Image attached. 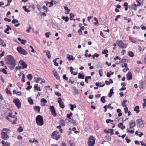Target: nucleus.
Here are the masks:
<instances>
[{"label":"nucleus","mask_w":146,"mask_h":146,"mask_svg":"<svg viewBox=\"0 0 146 146\" xmlns=\"http://www.w3.org/2000/svg\"><path fill=\"white\" fill-rule=\"evenodd\" d=\"M6 63L8 65L9 67L11 70L14 69L16 64L14 57L11 55H8L5 58Z\"/></svg>","instance_id":"1"},{"label":"nucleus","mask_w":146,"mask_h":146,"mask_svg":"<svg viewBox=\"0 0 146 146\" xmlns=\"http://www.w3.org/2000/svg\"><path fill=\"white\" fill-rule=\"evenodd\" d=\"M10 130L6 129H3L2 131L1 137L4 140H7L9 138L7 133H9Z\"/></svg>","instance_id":"2"},{"label":"nucleus","mask_w":146,"mask_h":146,"mask_svg":"<svg viewBox=\"0 0 146 146\" xmlns=\"http://www.w3.org/2000/svg\"><path fill=\"white\" fill-rule=\"evenodd\" d=\"M36 121L37 124L40 126L43 125L44 121L42 117L40 115H38L36 118Z\"/></svg>","instance_id":"3"},{"label":"nucleus","mask_w":146,"mask_h":146,"mask_svg":"<svg viewBox=\"0 0 146 146\" xmlns=\"http://www.w3.org/2000/svg\"><path fill=\"white\" fill-rule=\"evenodd\" d=\"M136 123L139 127L142 128L144 126L145 122L141 119H138L136 120Z\"/></svg>","instance_id":"4"},{"label":"nucleus","mask_w":146,"mask_h":146,"mask_svg":"<svg viewBox=\"0 0 146 146\" xmlns=\"http://www.w3.org/2000/svg\"><path fill=\"white\" fill-rule=\"evenodd\" d=\"M17 50L18 52L22 54L26 55L28 54L27 52L21 46H18Z\"/></svg>","instance_id":"5"},{"label":"nucleus","mask_w":146,"mask_h":146,"mask_svg":"<svg viewBox=\"0 0 146 146\" xmlns=\"http://www.w3.org/2000/svg\"><path fill=\"white\" fill-rule=\"evenodd\" d=\"M95 139L93 136L90 137L88 139V146H93L94 144Z\"/></svg>","instance_id":"6"},{"label":"nucleus","mask_w":146,"mask_h":146,"mask_svg":"<svg viewBox=\"0 0 146 146\" xmlns=\"http://www.w3.org/2000/svg\"><path fill=\"white\" fill-rule=\"evenodd\" d=\"M59 132L57 131H54L52 134V137L55 139L58 140L60 138V136L58 134Z\"/></svg>","instance_id":"7"},{"label":"nucleus","mask_w":146,"mask_h":146,"mask_svg":"<svg viewBox=\"0 0 146 146\" xmlns=\"http://www.w3.org/2000/svg\"><path fill=\"white\" fill-rule=\"evenodd\" d=\"M116 42L118 45L122 48H125L127 47L126 44L124 43L121 40L117 42Z\"/></svg>","instance_id":"8"},{"label":"nucleus","mask_w":146,"mask_h":146,"mask_svg":"<svg viewBox=\"0 0 146 146\" xmlns=\"http://www.w3.org/2000/svg\"><path fill=\"white\" fill-rule=\"evenodd\" d=\"M13 102L15 104V105L18 109L21 108V103L19 99H14L13 100Z\"/></svg>","instance_id":"9"},{"label":"nucleus","mask_w":146,"mask_h":146,"mask_svg":"<svg viewBox=\"0 0 146 146\" xmlns=\"http://www.w3.org/2000/svg\"><path fill=\"white\" fill-rule=\"evenodd\" d=\"M50 109L52 114L54 116L56 117V111L54 106H50Z\"/></svg>","instance_id":"10"},{"label":"nucleus","mask_w":146,"mask_h":146,"mask_svg":"<svg viewBox=\"0 0 146 146\" xmlns=\"http://www.w3.org/2000/svg\"><path fill=\"white\" fill-rule=\"evenodd\" d=\"M57 101L59 104L60 107L62 108H64L65 107L64 104L63 102L62 101L61 98H58V99Z\"/></svg>","instance_id":"11"},{"label":"nucleus","mask_w":146,"mask_h":146,"mask_svg":"<svg viewBox=\"0 0 146 146\" xmlns=\"http://www.w3.org/2000/svg\"><path fill=\"white\" fill-rule=\"evenodd\" d=\"M19 62L21 65L22 66L21 67L22 69H23L27 68V65L23 60H21Z\"/></svg>","instance_id":"12"},{"label":"nucleus","mask_w":146,"mask_h":146,"mask_svg":"<svg viewBox=\"0 0 146 146\" xmlns=\"http://www.w3.org/2000/svg\"><path fill=\"white\" fill-rule=\"evenodd\" d=\"M129 125L130 126L129 129L132 128L135 126V122L133 120H131L129 123Z\"/></svg>","instance_id":"13"},{"label":"nucleus","mask_w":146,"mask_h":146,"mask_svg":"<svg viewBox=\"0 0 146 146\" xmlns=\"http://www.w3.org/2000/svg\"><path fill=\"white\" fill-rule=\"evenodd\" d=\"M126 76L127 80H129L132 79V74L130 71L128 72Z\"/></svg>","instance_id":"14"},{"label":"nucleus","mask_w":146,"mask_h":146,"mask_svg":"<svg viewBox=\"0 0 146 146\" xmlns=\"http://www.w3.org/2000/svg\"><path fill=\"white\" fill-rule=\"evenodd\" d=\"M53 72H54V75L56 78L58 80H59L60 77L59 76V74H58L56 71V70H54L53 71Z\"/></svg>","instance_id":"15"},{"label":"nucleus","mask_w":146,"mask_h":146,"mask_svg":"<svg viewBox=\"0 0 146 146\" xmlns=\"http://www.w3.org/2000/svg\"><path fill=\"white\" fill-rule=\"evenodd\" d=\"M66 58H68L69 61L71 60H74L75 59V58H74L72 55H70L69 54L67 55Z\"/></svg>","instance_id":"16"},{"label":"nucleus","mask_w":146,"mask_h":146,"mask_svg":"<svg viewBox=\"0 0 146 146\" xmlns=\"http://www.w3.org/2000/svg\"><path fill=\"white\" fill-rule=\"evenodd\" d=\"M34 90H37L39 91H41V90L39 86H38L37 84H35L34 86Z\"/></svg>","instance_id":"17"},{"label":"nucleus","mask_w":146,"mask_h":146,"mask_svg":"<svg viewBox=\"0 0 146 146\" xmlns=\"http://www.w3.org/2000/svg\"><path fill=\"white\" fill-rule=\"evenodd\" d=\"M72 90H73V92L75 94L78 95L79 94V91L77 89L74 87L72 88Z\"/></svg>","instance_id":"18"},{"label":"nucleus","mask_w":146,"mask_h":146,"mask_svg":"<svg viewBox=\"0 0 146 146\" xmlns=\"http://www.w3.org/2000/svg\"><path fill=\"white\" fill-rule=\"evenodd\" d=\"M60 124L62 126H64L65 125V121L64 120L61 119L60 120Z\"/></svg>","instance_id":"19"},{"label":"nucleus","mask_w":146,"mask_h":146,"mask_svg":"<svg viewBox=\"0 0 146 146\" xmlns=\"http://www.w3.org/2000/svg\"><path fill=\"white\" fill-rule=\"evenodd\" d=\"M13 118H15L14 120H13V123H12V124H16V122L17 121V118L16 117V116L15 115H13L11 117Z\"/></svg>","instance_id":"20"},{"label":"nucleus","mask_w":146,"mask_h":146,"mask_svg":"<svg viewBox=\"0 0 146 146\" xmlns=\"http://www.w3.org/2000/svg\"><path fill=\"white\" fill-rule=\"evenodd\" d=\"M34 109L35 111H37L38 112H39L40 108L39 106H35L34 107Z\"/></svg>","instance_id":"21"},{"label":"nucleus","mask_w":146,"mask_h":146,"mask_svg":"<svg viewBox=\"0 0 146 146\" xmlns=\"http://www.w3.org/2000/svg\"><path fill=\"white\" fill-rule=\"evenodd\" d=\"M139 107L138 106H136L134 108V110L136 111L137 113H138L139 112Z\"/></svg>","instance_id":"22"},{"label":"nucleus","mask_w":146,"mask_h":146,"mask_svg":"<svg viewBox=\"0 0 146 146\" xmlns=\"http://www.w3.org/2000/svg\"><path fill=\"white\" fill-rule=\"evenodd\" d=\"M0 44L4 47L6 46V44L3 40L0 38Z\"/></svg>","instance_id":"23"},{"label":"nucleus","mask_w":146,"mask_h":146,"mask_svg":"<svg viewBox=\"0 0 146 146\" xmlns=\"http://www.w3.org/2000/svg\"><path fill=\"white\" fill-rule=\"evenodd\" d=\"M28 100L29 103L33 105L34 104V102L33 100L31 98H28Z\"/></svg>","instance_id":"24"},{"label":"nucleus","mask_w":146,"mask_h":146,"mask_svg":"<svg viewBox=\"0 0 146 146\" xmlns=\"http://www.w3.org/2000/svg\"><path fill=\"white\" fill-rule=\"evenodd\" d=\"M128 60L126 59L125 58H122L121 60L120 61V62L121 63H122L125 62H128Z\"/></svg>","instance_id":"25"},{"label":"nucleus","mask_w":146,"mask_h":146,"mask_svg":"<svg viewBox=\"0 0 146 146\" xmlns=\"http://www.w3.org/2000/svg\"><path fill=\"white\" fill-rule=\"evenodd\" d=\"M113 89H111L110 90V92L109 93V97L110 98L112 96V94L114 93V92L113 91Z\"/></svg>","instance_id":"26"},{"label":"nucleus","mask_w":146,"mask_h":146,"mask_svg":"<svg viewBox=\"0 0 146 146\" xmlns=\"http://www.w3.org/2000/svg\"><path fill=\"white\" fill-rule=\"evenodd\" d=\"M70 109L72 111L74 110V108H76V106L75 104H70Z\"/></svg>","instance_id":"27"},{"label":"nucleus","mask_w":146,"mask_h":146,"mask_svg":"<svg viewBox=\"0 0 146 146\" xmlns=\"http://www.w3.org/2000/svg\"><path fill=\"white\" fill-rule=\"evenodd\" d=\"M62 18L63 20H64V21L66 22H67L69 20V18L67 16L66 17L65 16H63L62 17Z\"/></svg>","instance_id":"28"},{"label":"nucleus","mask_w":146,"mask_h":146,"mask_svg":"<svg viewBox=\"0 0 146 146\" xmlns=\"http://www.w3.org/2000/svg\"><path fill=\"white\" fill-rule=\"evenodd\" d=\"M27 77L28 79L30 80H31L33 79V76L31 74H29L27 76Z\"/></svg>","instance_id":"29"},{"label":"nucleus","mask_w":146,"mask_h":146,"mask_svg":"<svg viewBox=\"0 0 146 146\" xmlns=\"http://www.w3.org/2000/svg\"><path fill=\"white\" fill-rule=\"evenodd\" d=\"M78 78L79 79H84V75H82V74L79 73L78 74Z\"/></svg>","instance_id":"30"},{"label":"nucleus","mask_w":146,"mask_h":146,"mask_svg":"<svg viewBox=\"0 0 146 146\" xmlns=\"http://www.w3.org/2000/svg\"><path fill=\"white\" fill-rule=\"evenodd\" d=\"M127 101L126 100H124L123 102L122 103V105L123 107H127V105L125 103L127 102Z\"/></svg>","instance_id":"31"},{"label":"nucleus","mask_w":146,"mask_h":146,"mask_svg":"<svg viewBox=\"0 0 146 146\" xmlns=\"http://www.w3.org/2000/svg\"><path fill=\"white\" fill-rule=\"evenodd\" d=\"M128 55L131 57H133L134 55L132 51H129L128 52Z\"/></svg>","instance_id":"32"},{"label":"nucleus","mask_w":146,"mask_h":146,"mask_svg":"<svg viewBox=\"0 0 146 146\" xmlns=\"http://www.w3.org/2000/svg\"><path fill=\"white\" fill-rule=\"evenodd\" d=\"M46 54L48 58L50 59L51 58V55L49 51L48 50L46 52Z\"/></svg>","instance_id":"33"},{"label":"nucleus","mask_w":146,"mask_h":146,"mask_svg":"<svg viewBox=\"0 0 146 146\" xmlns=\"http://www.w3.org/2000/svg\"><path fill=\"white\" fill-rule=\"evenodd\" d=\"M129 40H130L131 42L133 43H135L136 42V41L135 40V38H132V37H129Z\"/></svg>","instance_id":"34"},{"label":"nucleus","mask_w":146,"mask_h":146,"mask_svg":"<svg viewBox=\"0 0 146 146\" xmlns=\"http://www.w3.org/2000/svg\"><path fill=\"white\" fill-rule=\"evenodd\" d=\"M59 59V58H56V59L54 60L53 61L54 62V64L56 66H58V63H57V62H56V60L57 59Z\"/></svg>","instance_id":"35"},{"label":"nucleus","mask_w":146,"mask_h":146,"mask_svg":"<svg viewBox=\"0 0 146 146\" xmlns=\"http://www.w3.org/2000/svg\"><path fill=\"white\" fill-rule=\"evenodd\" d=\"M97 68H102V64L99 62L96 65Z\"/></svg>","instance_id":"36"},{"label":"nucleus","mask_w":146,"mask_h":146,"mask_svg":"<svg viewBox=\"0 0 146 146\" xmlns=\"http://www.w3.org/2000/svg\"><path fill=\"white\" fill-rule=\"evenodd\" d=\"M41 104L44 103L45 104L47 102L46 100L44 98H42L41 99Z\"/></svg>","instance_id":"37"},{"label":"nucleus","mask_w":146,"mask_h":146,"mask_svg":"<svg viewBox=\"0 0 146 146\" xmlns=\"http://www.w3.org/2000/svg\"><path fill=\"white\" fill-rule=\"evenodd\" d=\"M101 101L103 103H104L106 102L105 97L104 96H102L101 99Z\"/></svg>","instance_id":"38"},{"label":"nucleus","mask_w":146,"mask_h":146,"mask_svg":"<svg viewBox=\"0 0 146 146\" xmlns=\"http://www.w3.org/2000/svg\"><path fill=\"white\" fill-rule=\"evenodd\" d=\"M72 115V113L70 112V114H67V117L70 119H71V116Z\"/></svg>","instance_id":"39"},{"label":"nucleus","mask_w":146,"mask_h":146,"mask_svg":"<svg viewBox=\"0 0 146 146\" xmlns=\"http://www.w3.org/2000/svg\"><path fill=\"white\" fill-rule=\"evenodd\" d=\"M70 20H72L73 19L72 17H74V15L72 13H71L70 14Z\"/></svg>","instance_id":"40"},{"label":"nucleus","mask_w":146,"mask_h":146,"mask_svg":"<svg viewBox=\"0 0 146 146\" xmlns=\"http://www.w3.org/2000/svg\"><path fill=\"white\" fill-rule=\"evenodd\" d=\"M17 130L19 131L20 132H21L23 131V129L22 126H20L17 129Z\"/></svg>","instance_id":"41"},{"label":"nucleus","mask_w":146,"mask_h":146,"mask_svg":"<svg viewBox=\"0 0 146 146\" xmlns=\"http://www.w3.org/2000/svg\"><path fill=\"white\" fill-rule=\"evenodd\" d=\"M94 19L95 21H96V22L94 23V25H96L98 24V20L97 19L96 17H95L94 18Z\"/></svg>","instance_id":"42"},{"label":"nucleus","mask_w":146,"mask_h":146,"mask_svg":"<svg viewBox=\"0 0 146 146\" xmlns=\"http://www.w3.org/2000/svg\"><path fill=\"white\" fill-rule=\"evenodd\" d=\"M138 47H139V50H140V51H141L142 50H145V47H141V46H138Z\"/></svg>","instance_id":"43"},{"label":"nucleus","mask_w":146,"mask_h":146,"mask_svg":"<svg viewBox=\"0 0 146 146\" xmlns=\"http://www.w3.org/2000/svg\"><path fill=\"white\" fill-rule=\"evenodd\" d=\"M10 30H11V29H9V28H7L4 31V32L6 33H7V34H9V32H7V31H9Z\"/></svg>","instance_id":"44"},{"label":"nucleus","mask_w":146,"mask_h":146,"mask_svg":"<svg viewBox=\"0 0 146 146\" xmlns=\"http://www.w3.org/2000/svg\"><path fill=\"white\" fill-rule=\"evenodd\" d=\"M48 4H50V6H48L49 7H50L53 5V3H52V2L48 3L46 4V6H47Z\"/></svg>","instance_id":"45"},{"label":"nucleus","mask_w":146,"mask_h":146,"mask_svg":"<svg viewBox=\"0 0 146 146\" xmlns=\"http://www.w3.org/2000/svg\"><path fill=\"white\" fill-rule=\"evenodd\" d=\"M18 20L15 19H14L12 21V23L13 24H14L15 23H18Z\"/></svg>","instance_id":"46"},{"label":"nucleus","mask_w":146,"mask_h":146,"mask_svg":"<svg viewBox=\"0 0 146 146\" xmlns=\"http://www.w3.org/2000/svg\"><path fill=\"white\" fill-rule=\"evenodd\" d=\"M108 52V50L107 49H105L102 51V54H106Z\"/></svg>","instance_id":"47"},{"label":"nucleus","mask_w":146,"mask_h":146,"mask_svg":"<svg viewBox=\"0 0 146 146\" xmlns=\"http://www.w3.org/2000/svg\"><path fill=\"white\" fill-rule=\"evenodd\" d=\"M50 35L51 33L50 32L46 33L45 34L47 38H49Z\"/></svg>","instance_id":"48"},{"label":"nucleus","mask_w":146,"mask_h":146,"mask_svg":"<svg viewBox=\"0 0 146 146\" xmlns=\"http://www.w3.org/2000/svg\"><path fill=\"white\" fill-rule=\"evenodd\" d=\"M62 78L63 79H65L66 80H67L68 79V78L66 77V75L64 74L63 75Z\"/></svg>","instance_id":"49"},{"label":"nucleus","mask_w":146,"mask_h":146,"mask_svg":"<svg viewBox=\"0 0 146 146\" xmlns=\"http://www.w3.org/2000/svg\"><path fill=\"white\" fill-rule=\"evenodd\" d=\"M108 130L109 131H111V132L110 133V134L111 135H112L114 134V133L113 132V129H108Z\"/></svg>","instance_id":"50"},{"label":"nucleus","mask_w":146,"mask_h":146,"mask_svg":"<svg viewBox=\"0 0 146 146\" xmlns=\"http://www.w3.org/2000/svg\"><path fill=\"white\" fill-rule=\"evenodd\" d=\"M6 93H7V94H9L11 95L12 94V93H11V92L9 90H8V88L6 89Z\"/></svg>","instance_id":"51"},{"label":"nucleus","mask_w":146,"mask_h":146,"mask_svg":"<svg viewBox=\"0 0 146 146\" xmlns=\"http://www.w3.org/2000/svg\"><path fill=\"white\" fill-rule=\"evenodd\" d=\"M27 41L26 40H22L21 41V43L23 44H25V43L27 42Z\"/></svg>","instance_id":"52"},{"label":"nucleus","mask_w":146,"mask_h":146,"mask_svg":"<svg viewBox=\"0 0 146 146\" xmlns=\"http://www.w3.org/2000/svg\"><path fill=\"white\" fill-rule=\"evenodd\" d=\"M109 121L110 122H113V121L112 120H111L110 119H106V122L107 123H109Z\"/></svg>","instance_id":"53"},{"label":"nucleus","mask_w":146,"mask_h":146,"mask_svg":"<svg viewBox=\"0 0 146 146\" xmlns=\"http://www.w3.org/2000/svg\"><path fill=\"white\" fill-rule=\"evenodd\" d=\"M124 110H125L124 112L125 113H127L129 111L128 110V108L127 107L124 108Z\"/></svg>","instance_id":"54"},{"label":"nucleus","mask_w":146,"mask_h":146,"mask_svg":"<svg viewBox=\"0 0 146 146\" xmlns=\"http://www.w3.org/2000/svg\"><path fill=\"white\" fill-rule=\"evenodd\" d=\"M72 130L74 131V132L76 133H77L78 132V131H76V128L75 127H74L72 128Z\"/></svg>","instance_id":"55"},{"label":"nucleus","mask_w":146,"mask_h":146,"mask_svg":"<svg viewBox=\"0 0 146 146\" xmlns=\"http://www.w3.org/2000/svg\"><path fill=\"white\" fill-rule=\"evenodd\" d=\"M127 132H129L131 133V134L133 133L134 132V130H129L128 129H127Z\"/></svg>","instance_id":"56"},{"label":"nucleus","mask_w":146,"mask_h":146,"mask_svg":"<svg viewBox=\"0 0 146 146\" xmlns=\"http://www.w3.org/2000/svg\"><path fill=\"white\" fill-rule=\"evenodd\" d=\"M69 143L71 146H75V144L71 141H69Z\"/></svg>","instance_id":"57"},{"label":"nucleus","mask_w":146,"mask_h":146,"mask_svg":"<svg viewBox=\"0 0 146 146\" xmlns=\"http://www.w3.org/2000/svg\"><path fill=\"white\" fill-rule=\"evenodd\" d=\"M4 20L5 21H8V22H10L11 21L10 19H8L7 18H5Z\"/></svg>","instance_id":"58"},{"label":"nucleus","mask_w":146,"mask_h":146,"mask_svg":"<svg viewBox=\"0 0 146 146\" xmlns=\"http://www.w3.org/2000/svg\"><path fill=\"white\" fill-rule=\"evenodd\" d=\"M32 28L31 26H29V29H27L26 30V32L27 33L29 32L31 30V29Z\"/></svg>","instance_id":"59"},{"label":"nucleus","mask_w":146,"mask_h":146,"mask_svg":"<svg viewBox=\"0 0 146 146\" xmlns=\"http://www.w3.org/2000/svg\"><path fill=\"white\" fill-rule=\"evenodd\" d=\"M135 71L136 72L139 73L140 71V69L139 68L137 67L135 69Z\"/></svg>","instance_id":"60"},{"label":"nucleus","mask_w":146,"mask_h":146,"mask_svg":"<svg viewBox=\"0 0 146 146\" xmlns=\"http://www.w3.org/2000/svg\"><path fill=\"white\" fill-rule=\"evenodd\" d=\"M55 94L58 96H61V94L58 92H56Z\"/></svg>","instance_id":"61"},{"label":"nucleus","mask_w":146,"mask_h":146,"mask_svg":"<svg viewBox=\"0 0 146 146\" xmlns=\"http://www.w3.org/2000/svg\"><path fill=\"white\" fill-rule=\"evenodd\" d=\"M70 71L71 72V74H72L73 73V70H74V68L72 66H70Z\"/></svg>","instance_id":"62"},{"label":"nucleus","mask_w":146,"mask_h":146,"mask_svg":"<svg viewBox=\"0 0 146 146\" xmlns=\"http://www.w3.org/2000/svg\"><path fill=\"white\" fill-rule=\"evenodd\" d=\"M99 73L101 77L102 76V72L101 71V70H99Z\"/></svg>","instance_id":"63"},{"label":"nucleus","mask_w":146,"mask_h":146,"mask_svg":"<svg viewBox=\"0 0 146 146\" xmlns=\"http://www.w3.org/2000/svg\"><path fill=\"white\" fill-rule=\"evenodd\" d=\"M140 143L142 146H146V143L144 144L143 141H141Z\"/></svg>","instance_id":"64"}]
</instances>
